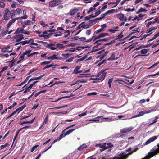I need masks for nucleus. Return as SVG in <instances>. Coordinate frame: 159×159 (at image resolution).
Segmentation results:
<instances>
[{
	"label": "nucleus",
	"instance_id": "1",
	"mask_svg": "<svg viewBox=\"0 0 159 159\" xmlns=\"http://www.w3.org/2000/svg\"><path fill=\"white\" fill-rule=\"evenodd\" d=\"M107 69L102 70L100 72L98 73L97 76V80L102 81L105 79L107 73L106 71Z\"/></svg>",
	"mask_w": 159,
	"mask_h": 159
},
{
	"label": "nucleus",
	"instance_id": "2",
	"mask_svg": "<svg viewBox=\"0 0 159 159\" xmlns=\"http://www.w3.org/2000/svg\"><path fill=\"white\" fill-rule=\"evenodd\" d=\"M61 0H52L49 2L48 6L50 8L54 7L60 5L62 2Z\"/></svg>",
	"mask_w": 159,
	"mask_h": 159
},
{
	"label": "nucleus",
	"instance_id": "3",
	"mask_svg": "<svg viewBox=\"0 0 159 159\" xmlns=\"http://www.w3.org/2000/svg\"><path fill=\"white\" fill-rule=\"evenodd\" d=\"M24 35L18 33H16V31L14 33V35L12 38L16 40V42H19L24 39Z\"/></svg>",
	"mask_w": 159,
	"mask_h": 159
},
{
	"label": "nucleus",
	"instance_id": "4",
	"mask_svg": "<svg viewBox=\"0 0 159 159\" xmlns=\"http://www.w3.org/2000/svg\"><path fill=\"white\" fill-rule=\"evenodd\" d=\"M3 18L5 20H7L9 19L11 16V12L8 9H6L3 12Z\"/></svg>",
	"mask_w": 159,
	"mask_h": 159
},
{
	"label": "nucleus",
	"instance_id": "5",
	"mask_svg": "<svg viewBox=\"0 0 159 159\" xmlns=\"http://www.w3.org/2000/svg\"><path fill=\"white\" fill-rule=\"evenodd\" d=\"M16 33H18L20 34H25L29 35L30 32L29 31H25L23 28H18L16 30Z\"/></svg>",
	"mask_w": 159,
	"mask_h": 159
},
{
	"label": "nucleus",
	"instance_id": "6",
	"mask_svg": "<svg viewBox=\"0 0 159 159\" xmlns=\"http://www.w3.org/2000/svg\"><path fill=\"white\" fill-rule=\"evenodd\" d=\"M152 152L149 153L148 155L149 158L153 157L154 155L159 153V147H158V148H155L154 149H152Z\"/></svg>",
	"mask_w": 159,
	"mask_h": 159
},
{
	"label": "nucleus",
	"instance_id": "7",
	"mask_svg": "<svg viewBox=\"0 0 159 159\" xmlns=\"http://www.w3.org/2000/svg\"><path fill=\"white\" fill-rule=\"evenodd\" d=\"M89 21L90 22L89 23L85 25H82V28L84 29H87L90 27L91 26L95 24L94 20H89Z\"/></svg>",
	"mask_w": 159,
	"mask_h": 159
},
{
	"label": "nucleus",
	"instance_id": "8",
	"mask_svg": "<svg viewBox=\"0 0 159 159\" xmlns=\"http://www.w3.org/2000/svg\"><path fill=\"white\" fill-rule=\"evenodd\" d=\"M106 119V120H108V121H111V118H105V117H103V116H98L97 117L93 118L90 120L93 121H99V120L98 119Z\"/></svg>",
	"mask_w": 159,
	"mask_h": 159
},
{
	"label": "nucleus",
	"instance_id": "9",
	"mask_svg": "<svg viewBox=\"0 0 159 159\" xmlns=\"http://www.w3.org/2000/svg\"><path fill=\"white\" fill-rule=\"evenodd\" d=\"M56 44L50 43L48 44L47 43V45H45V46L47 48L50 49L52 50H54L56 49Z\"/></svg>",
	"mask_w": 159,
	"mask_h": 159
},
{
	"label": "nucleus",
	"instance_id": "10",
	"mask_svg": "<svg viewBox=\"0 0 159 159\" xmlns=\"http://www.w3.org/2000/svg\"><path fill=\"white\" fill-rule=\"evenodd\" d=\"M34 33L37 34L39 35V36L41 37H43L44 39H47L48 38V36L47 35H43L42 32L40 30H35Z\"/></svg>",
	"mask_w": 159,
	"mask_h": 159
},
{
	"label": "nucleus",
	"instance_id": "11",
	"mask_svg": "<svg viewBox=\"0 0 159 159\" xmlns=\"http://www.w3.org/2000/svg\"><path fill=\"white\" fill-rule=\"evenodd\" d=\"M157 138V137L156 136H154L150 138L148 140L146 141L145 143V144L147 145L152 142L154 141Z\"/></svg>",
	"mask_w": 159,
	"mask_h": 159
},
{
	"label": "nucleus",
	"instance_id": "12",
	"mask_svg": "<svg viewBox=\"0 0 159 159\" xmlns=\"http://www.w3.org/2000/svg\"><path fill=\"white\" fill-rule=\"evenodd\" d=\"M74 96V95L73 94L71 93L69 96H64L63 97H60L59 98H58L55 101L53 100L51 102H55L58 101L61 99H62L63 98H70L71 97H72L73 96Z\"/></svg>",
	"mask_w": 159,
	"mask_h": 159
},
{
	"label": "nucleus",
	"instance_id": "13",
	"mask_svg": "<svg viewBox=\"0 0 159 159\" xmlns=\"http://www.w3.org/2000/svg\"><path fill=\"white\" fill-rule=\"evenodd\" d=\"M132 129V128L131 127H129L127 128H125L123 129H122L120 130V132L121 133H126L128 132H129Z\"/></svg>",
	"mask_w": 159,
	"mask_h": 159
},
{
	"label": "nucleus",
	"instance_id": "14",
	"mask_svg": "<svg viewBox=\"0 0 159 159\" xmlns=\"http://www.w3.org/2000/svg\"><path fill=\"white\" fill-rule=\"evenodd\" d=\"M116 16L120 21H123L124 18V14L122 13L118 14L116 15Z\"/></svg>",
	"mask_w": 159,
	"mask_h": 159
},
{
	"label": "nucleus",
	"instance_id": "15",
	"mask_svg": "<svg viewBox=\"0 0 159 159\" xmlns=\"http://www.w3.org/2000/svg\"><path fill=\"white\" fill-rule=\"evenodd\" d=\"M134 80H132V81H130V82L129 83H128L127 82H125V81H123V80H121V78H119V79H117V80H114V81L115 82H117V81H123L126 84H127L128 85H130L131 84H132L134 83Z\"/></svg>",
	"mask_w": 159,
	"mask_h": 159
},
{
	"label": "nucleus",
	"instance_id": "16",
	"mask_svg": "<svg viewBox=\"0 0 159 159\" xmlns=\"http://www.w3.org/2000/svg\"><path fill=\"white\" fill-rule=\"evenodd\" d=\"M153 42L152 43H151L149 44L146 46H145V45H144L143 46H142V45L140 46L139 47H137V48H135L134 49V50H138L141 48H146V47H149L151 45H152L153 44Z\"/></svg>",
	"mask_w": 159,
	"mask_h": 159
},
{
	"label": "nucleus",
	"instance_id": "17",
	"mask_svg": "<svg viewBox=\"0 0 159 159\" xmlns=\"http://www.w3.org/2000/svg\"><path fill=\"white\" fill-rule=\"evenodd\" d=\"M27 12V10L26 9H25L23 10V16H21L20 18V19H25L28 18V16L26 15V13Z\"/></svg>",
	"mask_w": 159,
	"mask_h": 159
},
{
	"label": "nucleus",
	"instance_id": "18",
	"mask_svg": "<svg viewBox=\"0 0 159 159\" xmlns=\"http://www.w3.org/2000/svg\"><path fill=\"white\" fill-rule=\"evenodd\" d=\"M35 118H34L32 119V120L31 121H24L23 122H20L19 124L20 125H22L23 124H32L34 121L35 120Z\"/></svg>",
	"mask_w": 159,
	"mask_h": 159
},
{
	"label": "nucleus",
	"instance_id": "19",
	"mask_svg": "<svg viewBox=\"0 0 159 159\" xmlns=\"http://www.w3.org/2000/svg\"><path fill=\"white\" fill-rule=\"evenodd\" d=\"M57 55L56 54H54L50 57H48L47 58V56H45V57L46 59L48 60H52L54 59H57V57H56Z\"/></svg>",
	"mask_w": 159,
	"mask_h": 159
},
{
	"label": "nucleus",
	"instance_id": "20",
	"mask_svg": "<svg viewBox=\"0 0 159 159\" xmlns=\"http://www.w3.org/2000/svg\"><path fill=\"white\" fill-rule=\"evenodd\" d=\"M77 9H74L70 10V14L71 16H73L77 12Z\"/></svg>",
	"mask_w": 159,
	"mask_h": 159
},
{
	"label": "nucleus",
	"instance_id": "21",
	"mask_svg": "<svg viewBox=\"0 0 159 159\" xmlns=\"http://www.w3.org/2000/svg\"><path fill=\"white\" fill-rule=\"evenodd\" d=\"M149 112L146 111V112H145L143 111H141L140 112H139L137 115L135 116L134 117H133V118H134L137 117L141 116L143 115L145 113H148Z\"/></svg>",
	"mask_w": 159,
	"mask_h": 159
},
{
	"label": "nucleus",
	"instance_id": "22",
	"mask_svg": "<svg viewBox=\"0 0 159 159\" xmlns=\"http://www.w3.org/2000/svg\"><path fill=\"white\" fill-rule=\"evenodd\" d=\"M58 140V139L57 138V139H55L53 142L50 145V146L47 149H46V150H45L44 151H42L41 152V153L42 154H43V153H44V152H45L47 151V150H48V149H50L51 147L52 146V145L54 144Z\"/></svg>",
	"mask_w": 159,
	"mask_h": 159
},
{
	"label": "nucleus",
	"instance_id": "23",
	"mask_svg": "<svg viewBox=\"0 0 159 159\" xmlns=\"http://www.w3.org/2000/svg\"><path fill=\"white\" fill-rule=\"evenodd\" d=\"M105 148L104 149H107L110 148H111L113 146V145L111 143H105Z\"/></svg>",
	"mask_w": 159,
	"mask_h": 159
},
{
	"label": "nucleus",
	"instance_id": "24",
	"mask_svg": "<svg viewBox=\"0 0 159 159\" xmlns=\"http://www.w3.org/2000/svg\"><path fill=\"white\" fill-rule=\"evenodd\" d=\"M81 68V66H77L74 69V73L75 74H77L79 73L78 71H79V70Z\"/></svg>",
	"mask_w": 159,
	"mask_h": 159
},
{
	"label": "nucleus",
	"instance_id": "25",
	"mask_svg": "<svg viewBox=\"0 0 159 159\" xmlns=\"http://www.w3.org/2000/svg\"><path fill=\"white\" fill-rule=\"evenodd\" d=\"M109 35H110V34L109 33H101L99 34V36L100 38H102L105 37L106 36H109Z\"/></svg>",
	"mask_w": 159,
	"mask_h": 159
},
{
	"label": "nucleus",
	"instance_id": "26",
	"mask_svg": "<svg viewBox=\"0 0 159 159\" xmlns=\"http://www.w3.org/2000/svg\"><path fill=\"white\" fill-rule=\"evenodd\" d=\"M87 57H88L87 55H86L84 56L83 57H82L80 59H78L76 61V63H77L81 61L84 60L85 59H86L87 58Z\"/></svg>",
	"mask_w": 159,
	"mask_h": 159
},
{
	"label": "nucleus",
	"instance_id": "27",
	"mask_svg": "<svg viewBox=\"0 0 159 159\" xmlns=\"http://www.w3.org/2000/svg\"><path fill=\"white\" fill-rule=\"evenodd\" d=\"M15 22V20L13 19H12L11 20L9 21V22L8 23L7 26V27L9 28L10 27L11 25L14 22Z\"/></svg>",
	"mask_w": 159,
	"mask_h": 159
},
{
	"label": "nucleus",
	"instance_id": "28",
	"mask_svg": "<svg viewBox=\"0 0 159 159\" xmlns=\"http://www.w3.org/2000/svg\"><path fill=\"white\" fill-rule=\"evenodd\" d=\"M48 34V30H46L43 32H42V34L43 35H47L48 36V38H47V39L50 38L51 37V36L53 34V33H51L47 34Z\"/></svg>",
	"mask_w": 159,
	"mask_h": 159
},
{
	"label": "nucleus",
	"instance_id": "29",
	"mask_svg": "<svg viewBox=\"0 0 159 159\" xmlns=\"http://www.w3.org/2000/svg\"><path fill=\"white\" fill-rule=\"evenodd\" d=\"M31 52V50H26L23 53L25 55H27V57H30V53Z\"/></svg>",
	"mask_w": 159,
	"mask_h": 159
},
{
	"label": "nucleus",
	"instance_id": "30",
	"mask_svg": "<svg viewBox=\"0 0 159 159\" xmlns=\"http://www.w3.org/2000/svg\"><path fill=\"white\" fill-rule=\"evenodd\" d=\"M26 107V105L25 104L23 105L17 109V110L18 111V113H19L20 111L23 110L24 108Z\"/></svg>",
	"mask_w": 159,
	"mask_h": 159
},
{
	"label": "nucleus",
	"instance_id": "31",
	"mask_svg": "<svg viewBox=\"0 0 159 159\" xmlns=\"http://www.w3.org/2000/svg\"><path fill=\"white\" fill-rule=\"evenodd\" d=\"M11 16L12 18H13L14 16H15L17 14L16 10H12L11 11Z\"/></svg>",
	"mask_w": 159,
	"mask_h": 159
},
{
	"label": "nucleus",
	"instance_id": "32",
	"mask_svg": "<svg viewBox=\"0 0 159 159\" xmlns=\"http://www.w3.org/2000/svg\"><path fill=\"white\" fill-rule=\"evenodd\" d=\"M80 82L81 83H86L87 82V80H85L84 79H81L80 80H79L76 81V82L74 84L71 85H73L75 84L78 83L79 82Z\"/></svg>",
	"mask_w": 159,
	"mask_h": 159
},
{
	"label": "nucleus",
	"instance_id": "33",
	"mask_svg": "<svg viewBox=\"0 0 159 159\" xmlns=\"http://www.w3.org/2000/svg\"><path fill=\"white\" fill-rule=\"evenodd\" d=\"M75 130V129H71L68 131L65 134V136H66L69 135L70 134L72 133L73 131Z\"/></svg>",
	"mask_w": 159,
	"mask_h": 159
},
{
	"label": "nucleus",
	"instance_id": "34",
	"mask_svg": "<svg viewBox=\"0 0 159 159\" xmlns=\"http://www.w3.org/2000/svg\"><path fill=\"white\" fill-rule=\"evenodd\" d=\"M115 58V54L114 53H112L111 55V57L110 58H108L107 60L108 61H113L114 60Z\"/></svg>",
	"mask_w": 159,
	"mask_h": 159
},
{
	"label": "nucleus",
	"instance_id": "35",
	"mask_svg": "<svg viewBox=\"0 0 159 159\" xmlns=\"http://www.w3.org/2000/svg\"><path fill=\"white\" fill-rule=\"evenodd\" d=\"M147 10L143 8H140L139 10L136 12L137 14H139L140 12H146Z\"/></svg>",
	"mask_w": 159,
	"mask_h": 159
},
{
	"label": "nucleus",
	"instance_id": "36",
	"mask_svg": "<svg viewBox=\"0 0 159 159\" xmlns=\"http://www.w3.org/2000/svg\"><path fill=\"white\" fill-rule=\"evenodd\" d=\"M56 49L57 48L61 49L64 47V46L62 44L59 43L56 44Z\"/></svg>",
	"mask_w": 159,
	"mask_h": 159
},
{
	"label": "nucleus",
	"instance_id": "37",
	"mask_svg": "<svg viewBox=\"0 0 159 159\" xmlns=\"http://www.w3.org/2000/svg\"><path fill=\"white\" fill-rule=\"evenodd\" d=\"M115 11V9L108 10L107 11V12H106V13L107 15L109 14H112Z\"/></svg>",
	"mask_w": 159,
	"mask_h": 159
},
{
	"label": "nucleus",
	"instance_id": "38",
	"mask_svg": "<svg viewBox=\"0 0 159 159\" xmlns=\"http://www.w3.org/2000/svg\"><path fill=\"white\" fill-rule=\"evenodd\" d=\"M62 56L64 57L65 59L68 58L70 56V54L68 53L63 54H62Z\"/></svg>",
	"mask_w": 159,
	"mask_h": 159
},
{
	"label": "nucleus",
	"instance_id": "39",
	"mask_svg": "<svg viewBox=\"0 0 159 159\" xmlns=\"http://www.w3.org/2000/svg\"><path fill=\"white\" fill-rule=\"evenodd\" d=\"M9 144L8 143H6L5 145H2L0 146V149L2 150L7 147L9 146Z\"/></svg>",
	"mask_w": 159,
	"mask_h": 159
},
{
	"label": "nucleus",
	"instance_id": "40",
	"mask_svg": "<svg viewBox=\"0 0 159 159\" xmlns=\"http://www.w3.org/2000/svg\"><path fill=\"white\" fill-rule=\"evenodd\" d=\"M113 78L110 79L108 80V84H109V86L110 88H111V84L113 81Z\"/></svg>",
	"mask_w": 159,
	"mask_h": 159
},
{
	"label": "nucleus",
	"instance_id": "41",
	"mask_svg": "<svg viewBox=\"0 0 159 159\" xmlns=\"http://www.w3.org/2000/svg\"><path fill=\"white\" fill-rule=\"evenodd\" d=\"M87 145L85 144H83L78 148V149L80 150H82L84 148H85Z\"/></svg>",
	"mask_w": 159,
	"mask_h": 159
},
{
	"label": "nucleus",
	"instance_id": "42",
	"mask_svg": "<svg viewBox=\"0 0 159 159\" xmlns=\"http://www.w3.org/2000/svg\"><path fill=\"white\" fill-rule=\"evenodd\" d=\"M55 34L54 36L55 37H57L61 36L62 34V33H61L60 31H59V32H56L55 33Z\"/></svg>",
	"mask_w": 159,
	"mask_h": 159
},
{
	"label": "nucleus",
	"instance_id": "43",
	"mask_svg": "<svg viewBox=\"0 0 159 159\" xmlns=\"http://www.w3.org/2000/svg\"><path fill=\"white\" fill-rule=\"evenodd\" d=\"M157 29V28H156L155 27H150L148 30L147 31V33H148L152 31L153 30L156 29Z\"/></svg>",
	"mask_w": 159,
	"mask_h": 159
},
{
	"label": "nucleus",
	"instance_id": "44",
	"mask_svg": "<svg viewBox=\"0 0 159 159\" xmlns=\"http://www.w3.org/2000/svg\"><path fill=\"white\" fill-rule=\"evenodd\" d=\"M122 33H123V32H121V33L118 36H117V38L116 39L114 40H115V41L116 40L118 39H120V38H122V37H124V35L122 34Z\"/></svg>",
	"mask_w": 159,
	"mask_h": 159
},
{
	"label": "nucleus",
	"instance_id": "45",
	"mask_svg": "<svg viewBox=\"0 0 159 159\" xmlns=\"http://www.w3.org/2000/svg\"><path fill=\"white\" fill-rule=\"evenodd\" d=\"M99 147L100 148H102V149H100L101 151H103L104 150L106 149H104V148H105V146L104 143L103 144H99Z\"/></svg>",
	"mask_w": 159,
	"mask_h": 159
},
{
	"label": "nucleus",
	"instance_id": "46",
	"mask_svg": "<svg viewBox=\"0 0 159 159\" xmlns=\"http://www.w3.org/2000/svg\"><path fill=\"white\" fill-rule=\"evenodd\" d=\"M140 52L141 54H145L147 53L148 50L147 49L144 48L142 49Z\"/></svg>",
	"mask_w": 159,
	"mask_h": 159
},
{
	"label": "nucleus",
	"instance_id": "47",
	"mask_svg": "<svg viewBox=\"0 0 159 159\" xmlns=\"http://www.w3.org/2000/svg\"><path fill=\"white\" fill-rule=\"evenodd\" d=\"M100 39H98L95 42V43H94V44H97L98 45H100L102 44V41H100Z\"/></svg>",
	"mask_w": 159,
	"mask_h": 159
},
{
	"label": "nucleus",
	"instance_id": "48",
	"mask_svg": "<svg viewBox=\"0 0 159 159\" xmlns=\"http://www.w3.org/2000/svg\"><path fill=\"white\" fill-rule=\"evenodd\" d=\"M16 12H17V14L19 15L20 14L22 13V11L20 9L17 8L16 10Z\"/></svg>",
	"mask_w": 159,
	"mask_h": 159
},
{
	"label": "nucleus",
	"instance_id": "49",
	"mask_svg": "<svg viewBox=\"0 0 159 159\" xmlns=\"http://www.w3.org/2000/svg\"><path fill=\"white\" fill-rule=\"evenodd\" d=\"M5 7V4L4 2L0 1V7L2 8H4Z\"/></svg>",
	"mask_w": 159,
	"mask_h": 159
},
{
	"label": "nucleus",
	"instance_id": "50",
	"mask_svg": "<svg viewBox=\"0 0 159 159\" xmlns=\"http://www.w3.org/2000/svg\"><path fill=\"white\" fill-rule=\"evenodd\" d=\"M53 66H54V65L53 64H51L50 65H47L44 68H43V69L45 70L46 68L52 67Z\"/></svg>",
	"mask_w": 159,
	"mask_h": 159
},
{
	"label": "nucleus",
	"instance_id": "51",
	"mask_svg": "<svg viewBox=\"0 0 159 159\" xmlns=\"http://www.w3.org/2000/svg\"><path fill=\"white\" fill-rule=\"evenodd\" d=\"M115 42V40H113L111 41L110 42L104 44V45H109L114 43Z\"/></svg>",
	"mask_w": 159,
	"mask_h": 159
},
{
	"label": "nucleus",
	"instance_id": "52",
	"mask_svg": "<svg viewBox=\"0 0 159 159\" xmlns=\"http://www.w3.org/2000/svg\"><path fill=\"white\" fill-rule=\"evenodd\" d=\"M135 10L134 8H133L132 9H130V8L126 9H125V11H127V12H129L130 11H133Z\"/></svg>",
	"mask_w": 159,
	"mask_h": 159
},
{
	"label": "nucleus",
	"instance_id": "53",
	"mask_svg": "<svg viewBox=\"0 0 159 159\" xmlns=\"http://www.w3.org/2000/svg\"><path fill=\"white\" fill-rule=\"evenodd\" d=\"M95 48H94V47H93V48L92 49L91 51V52H89L88 53V54H89L93 53V52H96V51H98V49H94Z\"/></svg>",
	"mask_w": 159,
	"mask_h": 159
},
{
	"label": "nucleus",
	"instance_id": "54",
	"mask_svg": "<svg viewBox=\"0 0 159 159\" xmlns=\"http://www.w3.org/2000/svg\"><path fill=\"white\" fill-rule=\"evenodd\" d=\"M28 41V43L30 44V45H32L33 43H34V40L33 39H30Z\"/></svg>",
	"mask_w": 159,
	"mask_h": 159
},
{
	"label": "nucleus",
	"instance_id": "55",
	"mask_svg": "<svg viewBox=\"0 0 159 159\" xmlns=\"http://www.w3.org/2000/svg\"><path fill=\"white\" fill-rule=\"evenodd\" d=\"M74 59V57H71V58H70L68 59H67L66 60V61L65 62H72L73 59Z\"/></svg>",
	"mask_w": 159,
	"mask_h": 159
},
{
	"label": "nucleus",
	"instance_id": "56",
	"mask_svg": "<svg viewBox=\"0 0 159 159\" xmlns=\"http://www.w3.org/2000/svg\"><path fill=\"white\" fill-rule=\"evenodd\" d=\"M38 146H39V145H36L34 146H33L31 150V152H33L34 151L35 149H36Z\"/></svg>",
	"mask_w": 159,
	"mask_h": 159
},
{
	"label": "nucleus",
	"instance_id": "57",
	"mask_svg": "<svg viewBox=\"0 0 159 159\" xmlns=\"http://www.w3.org/2000/svg\"><path fill=\"white\" fill-rule=\"evenodd\" d=\"M64 133L63 134H61L59 137L57 139H58V140H60L61 139H62L63 137H65L66 136H65L64 135Z\"/></svg>",
	"mask_w": 159,
	"mask_h": 159
},
{
	"label": "nucleus",
	"instance_id": "58",
	"mask_svg": "<svg viewBox=\"0 0 159 159\" xmlns=\"http://www.w3.org/2000/svg\"><path fill=\"white\" fill-rule=\"evenodd\" d=\"M79 39H80V38L79 37V36H76L75 37L73 38H72L71 39V41H75L76 40H77Z\"/></svg>",
	"mask_w": 159,
	"mask_h": 159
},
{
	"label": "nucleus",
	"instance_id": "59",
	"mask_svg": "<svg viewBox=\"0 0 159 159\" xmlns=\"http://www.w3.org/2000/svg\"><path fill=\"white\" fill-rule=\"evenodd\" d=\"M97 94V93L95 92H93L92 93H89L87 94V95L88 96H91V95H95Z\"/></svg>",
	"mask_w": 159,
	"mask_h": 159
},
{
	"label": "nucleus",
	"instance_id": "60",
	"mask_svg": "<svg viewBox=\"0 0 159 159\" xmlns=\"http://www.w3.org/2000/svg\"><path fill=\"white\" fill-rule=\"evenodd\" d=\"M40 23L41 25L43 26V27H45L48 26V24H45L44 23L43 21H40Z\"/></svg>",
	"mask_w": 159,
	"mask_h": 159
},
{
	"label": "nucleus",
	"instance_id": "61",
	"mask_svg": "<svg viewBox=\"0 0 159 159\" xmlns=\"http://www.w3.org/2000/svg\"><path fill=\"white\" fill-rule=\"evenodd\" d=\"M31 21L30 20H28L25 21V22H23L24 24H26V25H30L31 24Z\"/></svg>",
	"mask_w": 159,
	"mask_h": 159
},
{
	"label": "nucleus",
	"instance_id": "62",
	"mask_svg": "<svg viewBox=\"0 0 159 159\" xmlns=\"http://www.w3.org/2000/svg\"><path fill=\"white\" fill-rule=\"evenodd\" d=\"M20 43L21 44H22V45H24L25 44H28V41L27 40H25V41H22V42H20Z\"/></svg>",
	"mask_w": 159,
	"mask_h": 159
},
{
	"label": "nucleus",
	"instance_id": "63",
	"mask_svg": "<svg viewBox=\"0 0 159 159\" xmlns=\"http://www.w3.org/2000/svg\"><path fill=\"white\" fill-rule=\"evenodd\" d=\"M45 75L44 74L43 75L39 76L37 77H34V80H40V79L42 77H43Z\"/></svg>",
	"mask_w": 159,
	"mask_h": 159
},
{
	"label": "nucleus",
	"instance_id": "64",
	"mask_svg": "<svg viewBox=\"0 0 159 159\" xmlns=\"http://www.w3.org/2000/svg\"><path fill=\"white\" fill-rule=\"evenodd\" d=\"M17 104V103L16 102H15L12 105H11V106H9L8 107V109H10L14 107Z\"/></svg>",
	"mask_w": 159,
	"mask_h": 159
}]
</instances>
